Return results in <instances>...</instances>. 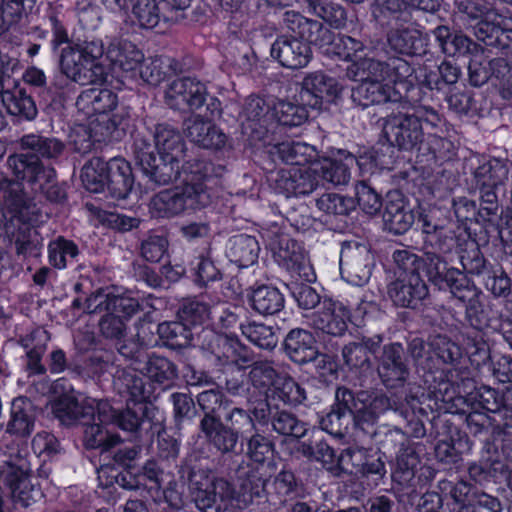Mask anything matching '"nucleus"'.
<instances>
[{
    "instance_id": "1",
    "label": "nucleus",
    "mask_w": 512,
    "mask_h": 512,
    "mask_svg": "<svg viewBox=\"0 0 512 512\" xmlns=\"http://www.w3.org/2000/svg\"><path fill=\"white\" fill-rule=\"evenodd\" d=\"M13 180L4 179L0 188H8L5 203L12 213L11 239L18 257L24 258L32 250L31 200L24 192L22 182L32 183V152H15L7 158Z\"/></svg>"
},
{
    "instance_id": "2",
    "label": "nucleus",
    "mask_w": 512,
    "mask_h": 512,
    "mask_svg": "<svg viewBox=\"0 0 512 512\" xmlns=\"http://www.w3.org/2000/svg\"><path fill=\"white\" fill-rule=\"evenodd\" d=\"M213 170V164L204 159L194 158L182 164V187L155 195L151 201L153 209L160 217H172L187 209L207 207L212 201L207 182Z\"/></svg>"
},
{
    "instance_id": "3",
    "label": "nucleus",
    "mask_w": 512,
    "mask_h": 512,
    "mask_svg": "<svg viewBox=\"0 0 512 512\" xmlns=\"http://www.w3.org/2000/svg\"><path fill=\"white\" fill-rule=\"evenodd\" d=\"M409 357L412 359L416 373L433 367V359L426 351V342L421 337L407 341L406 347L400 342L385 344L376 357V371L381 384L389 389L403 388L408 384L411 375Z\"/></svg>"
},
{
    "instance_id": "4",
    "label": "nucleus",
    "mask_w": 512,
    "mask_h": 512,
    "mask_svg": "<svg viewBox=\"0 0 512 512\" xmlns=\"http://www.w3.org/2000/svg\"><path fill=\"white\" fill-rule=\"evenodd\" d=\"M261 402L254 394L247 399V409L233 407L225 415L208 440L207 444L220 455H232L241 448L240 442L244 435H251L255 430L263 428Z\"/></svg>"
},
{
    "instance_id": "5",
    "label": "nucleus",
    "mask_w": 512,
    "mask_h": 512,
    "mask_svg": "<svg viewBox=\"0 0 512 512\" xmlns=\"http://www.w3.org/2000/svg\"><path fill=\"white\" fill-rule=\"evenodd\" d=\"M103 54L104 45L101 40L70 44L61 51V72L80 85H102L108 78V70L100 62Z\"/></svg>"
},
{
    "instance_id": "6",
    "label": "nucleus",
    "mask_w": 512,
    "mask_h": 512,
    "mask_svg": "<svg viewBox=\"0 0 512 512\" xmlns=\"http://www.w3.org/2000/svg\"><path fill=\"white\" fill-rule=\"evenodd\" d=\"M381 120L384 139L396 146L398 151L420 150L425 139L422 122L433 127L441 122L440 115L433 108H424L412 114L392 112Z\"/></svg>"
},
{
    "instance_id": "7",
    "label": "nucleus",
    "mask_w": 512,
    "mask_h": 512,
    "mask_svg": "<svg viewBox=\"0 0 512 512\" xmlns=\"http://www.w3.org/2000/svg\"><path fill=\"white\" fill-rule=\"evenodd\" d=\"M133 154L136 165L140 167L143 175L157 186L169 185L181 174V162L155 153V147L144 135L138 134L135 137Z\"/></svg>"
},
{
    "instance_id": "8",
    "label": "nucleus",
    "mask_w": 512,
    "mask_h": 512,
    "mask_svg": "<svg viewBox=\"0 0 512 512\" xmlns=\"http://www.w3.org/2000/svg\"><path fill=\"white\" fill-rule=\"evenodd\" d=\"M158 414V408L145 401H128L125 409H115L107 402H99L97 409V418L101 422H109L135 436L146 425L153 428Z\"/></svg>"
},
{
    "instance_id": "9",
    "label": "nucleus",
    "mask_w": 512,
    "mask_h": 512,
    "mask_svg": "<svg viewBox=\"0 0 512 512\" xmlns=\"http://www.w3.org/2000/svg\"><path fill=\"white\" fill-rule=\"evenodd\" d=\"M375 267V256L366 243L355 240L342 243L340 273L342 278L355 286L368 283Z\"/></svg>"
},
{
    "instance_id": "10",
    "label": "nucleus",
    "mask_w": 512,
    "mask_h": 512,
    "mask_svg": "<svg viewBox=\"0 0 512 512\" xmlns=\"http://www.w3.org/2000/svg\"><path fill=\"white\" fill-rule=\"evenodd\" d=\"M386 293L395 307L411 310H418L430 296L426 281L414 268L390 281Z\"/></svg>"
},
{
    "instance_id": "11",
    "label": "nucleus",
    "mask_w": 512,
    "mask_h": 512,
    "mask_svg": "<svg viewBox=\"0 0 512 512\" xmlns=\"http://www.w3.org/2000/svg\"><path fill=\"white\" fill-rule=\"evenodd\" d=\"M280 26L290 34L289 38H298L319 48H325L336 42L335 33L323 22L305 17L296 10H286L281 15Z\"/></svg>"
},
{
    "instance_id": "12",
    "label": "nucleus",
    "mask_w": 512,
    "mask_h": 512,
    "mask_svg": "<svg viewBox=\"0 0 512 512\" xmlns=\"http://www.w3.org/2000/svg\"><path fill=\"white\" fill-rule=\"evenodd\" d=\"M415 389L419 390L420 387L408 384L405 388L403 404V412L405 413L397 414L405 423L402 432L406 434L408 440L409 438L420 439L426 435L424 418L429 420L435 429H438L439 426L446 427L450 423L446 415L438 414L429 418L427 410L422 407L418 391H415Z\"/></svg>"
},
{
    "instance_id": "13",
    "label": "nucleus",
    "mask_w": 512,
    "mask_h": 512,
    "mask_svg": "<svg viewBox=\"0 0 512 512\" xmlns=\"http://www.w3.org/2000/svg\"><path fill=\"white\" fill-rule=\"evenodd\" d=\"M45 408L49 409L47 414L52 413L61 424L75 426L89 424L97 417L98 404L95 400L78 399L76 391L63 393L59 398L45 401Z\"/></svg>"
},
{
    "instance_id": "14",
    "label": "nucleus",
    "mask_w": 512,
    "mask_h": 512,
    "mask_svg": "<svg viewBox=\"0 0 512 512\" xmlns=\"http://www.w3.org/2000/svg\"><path fill=\"white\" fill-rule=\"evenodd\" d=\"M267 179L277 192L286 197L309 195L319 187L313 164L304 169L293 167L270 171Z\"/></svg>"
},
{
    "instance_id": "15",
    "label": "nucleus",
    "mask_w": 512,
    "mask_h": 512,
    "mask_svg": "<svg viewBox=\"0 0 512 512\" xmlns=\"http://www.w3.org/2000/svg\"><path fill=\"white\" fill-rule=\"evenodd\" d=\"M30 463L23 459L21 453L15 463L0 464V495L2 482L9 488L15 504L29 507L32 499V481L30 478Z\"/></svg>"
},
{
    "instance_id": "16",
    "label": "nucleus",
    "mask_w": 512,
    "mask_h": 512,
    "mask_svg": "<svg viewBox=\"0 0 512 512\" xmlns=\"http://www.w3.org/2000/svg\"><path fill=\"white\" fill-rule=\"evenodd\" d=\"M261 405L263 406V428H269L277 435L293 440L305 437L308 425L295 413L282 408L279 403H271V401L261 402Z\"/></svg>"
},
{
    "instance_id": "17",
    "label": "nucleus",
    "mask_w": 512,
    "mask_h": 512,
    "mask_svg": "<svg viewBox=\"0 0 512 512\" xmlns=\"http://www.w3.org/2000/svg\"><path fill=\"white\" fill-rule=\"evenodd\" d=\"M348 457V473L355 474L362 479L378 486L387 475L386 455L380 450L353 449L346 453Z\"/></svg>"
},
{
    "instance_id": "18",
    "label": "nucleus",
    "mask_w": 512,
    "mask_h": 512,
    "mask_svg": "<svg viewBox=\"0 0 512 512\" xmlns=\"http://www.w3.org/2000/svg\"><path fill=\"white\" fill-rule=\"evenodd\" d=\"M205 86L194 78L174 80L165 91V103L173 110L194 112L203 107Z\"/></svg>"
},
{
    "instance_id": "19",
    "label": "nucleus",
    "mask_w": 512,
    "mask_h": 512,
    "mask_svg": "<svg viewBox=\"0 0 512 512\" xmlns=\"http://www.w3.org/2000/svg\"><path fill=\"white\" fill-rule=\"evenodd\" d=\"M196 403L202 413L198 426L199 433L207 443L222 421L221 414L227 408L228 400L220 390L209 389L196 396Z\"/></svg>"
},
{
    "instance_id": "20",
    "label": "nucleus",
    "mask_w": 512,
    "mask_h": 512,
    "mask_svg": "<svg viewBox=\"0 0 512 512\" xmlns=\"http://www.w3.org/2000/svg\"><path fill=\"white\" fill-rule=\"evenodd\" d=\"M4 72H0V94L7 111L16 123L28 122L32 119V96L27 87L32 86V74L27 69L23 76V84L16 83L11 91L4 92Z\"/></svg>"
},
{
    "instance_id": "21",
    "label": "nucleus",
    "mask_w": 512,
    "mask_h": 512,
    "mask_svg": "<svg viewBox=\"0 0 512 512\" xmlns=\"http://www.w3.org/2000/svg\"><path fill=\"white\" fill-rule=\"evenodd\" d=\"M310 45L304 40L281 35L272 44L270 53L272 58L283 67L301 69L306 67L312 59Z\"/></svg>"
},
{
    "instance_id": "22",
    "label": "nucleus",
    "mask_w": 512,
    "mask_h": 512,
    "mask_svg": "<svg viewBox=\"0 0 512 512\" xmlns=\"http://www.w3.org/2000/svg\"><path fill=\"white\" fill-rule=\"evenodd\" d=\"M339 93L340 87L336 79L317 71L304 77L298 97L304 105L318 109L325 98L330 100Z\"/></svg>"
},
{
    "instance_id": "23",
    "label": "nucleus",
    "mask_w": 512,
    "mask_h": 512,
    "mask_svg": "<svg viewBox=\"0 0 512 512\" xmlns=\"http://www.w3.org/2000/svg\"><path fill=\"white\" fill-rule=\"evenodd\" d=\"M420 377L436 403H443L442 408L446 413L456 414V400H467L466 395L461 394L459 385L457 392L454 383L445 377L444 371L435 367L434 360L433 367L428 371H422Z\"/></svg>"
},
{
    "instance_id": "24",
    "label": "nucleus",
    "mask_w": 512,
    "mask_h": 512,
    "mask_svg": "<svg viewBox=\"0 0 512 512\" xmlns=\"http://www.w3.org/2000/svg\"><path fill=\"white\" fill-rule=\"evenodd\" d=\"M349 317V311L343 304L324 298L321 309L313 315L312 323L316 330L340 337L348 328Z\"/></svg>"
},
{
    "instance_id": "25",
    "label": "nucleus",
    "mask_w": 512,
    "mask_h": 512,
    "mask_svg": "<svg viewBox=\"0 0 512 512\" xmlns=\"http://www.w3.org/2000/svg\"><path fill=\"white\" fill-rule=\"evenodd\" d=\"M387 43L396 54L415 57L427 53V37L418 29L397 25L386 35Z\"/></svg>"
},
{
    "instance_id": "26",
    "label": "nucleus",
    "mask_w": 512,
    "mask_h": 512,
    "mask_svg": "<svg viewBox=\"0 0 512 512\" xmlns=\"http://www.w3.org/2000/svg\"><path fill=\"white\" fill-rule=\"evenodd\" d=\"M456 414L465 416V423L469 433L483 441H488L499 429L500 424L495 416L490 415L476 407L475 403L467 400H456Z\"/></svg>"
},
{
    "instance_id": "27",
    "label": "nucleus",
    "mask_w": 512,
    "mask_h": 512,
    "mask_svg": "<svg viewBox=\"0 0 512 512\" xmlns=\"http://www.w3.org/2000/svg\"><path fill=\"white\" fill-rule=\"evenodd\" d=\"M484 49L476 52L475 54H467L471 56L468 65L469 82L475 87H480L488 82V80L495 76L498 79H505L507 73L512 74V65L504 58L487 59L483 56Z\"/></svg>"
},
{
    "instance_id": "28",
    "label": "nucleus",
    "mask_w": 512,
    "mask_h": 512,
    "mask_svg": "<svg viewBox=\"0 0 512 512\" xmlns=\"http://www.w3.org/2000/svg\"><path fill=\"white\" fill-rule=\"evenodd\" d=\"M432 35L440 51L448 57L467 56L482 51V46L467 37L461 31L453 30L447 25H439L432 30Z\"/></svg>"
},
{
    "instance_id": "29",
    "label": "nucleus",
    "mask_w": 512,
    "mask_h": 512,
    "mask_svg": "<svg viewBox=\"0 0 512 512\" xmlns=\"http://www.w3.org/2000/svg\"><path fill=\"white\" fill-rule=\"evenodd\" d=\"M138 373L145 376L151 384L157 385L163 390L173 387L179 379L176 363L155 352H150Z\"/></svg>"
},
{
    "instance_id": "30",
    "label": "nucleus",
    "mask_w": 512,
    "mask_h": 512,
    "mask_svg": "<svg viewBox=\"0 0 512 512\" xmlns=\"http://www.w3.org/2000/svg\"><path fill=\"white\" fill-rule=\"evenodd\" d=\"M268 238L276 262L287 270H299L305 260L301 245L288 234L278 231L269 232Z\"/></svg>"
},
{
    "instance_id": "31",
    "label": "nucleus",
    "mask_w": 512,
    "mask_h": 512,
    "mask_svg": "<svg viewBox=\"0 0 512 512\" xmlns=\"http://www.w3.org/2000/svg\"><path fill=\"white\" fill-rule=\"evenodd\" d=\"M155 151L157 154L168 157L185 164L190 159L187 157V147L181 133L167 123L157 124L153 133Z\"/></svg>"
},
{
    "instance_id": "32",
    "label": "nucleus",
    "mask_w": 512,
    "mask_h": 512,
    "mask_svg": "<svg viewBox=\"0 0 512 512\" xmlns=\"http://www.w3.org/2000/svg\"><path fill=\"white\" fill-rule=\"evenodd\" d=\"M383 342L381 335L362 337L349 342L342 348V358L349 369L368 370L372 367L371 354H376Z\"/></svg>"
},
{
    "instance_id": "33",
    "label": "nucleus",
    "mask_w": 512,
    "mask_h": 512,
    "mask_svg": "<svg viewBox=\"0 0 512 512\" xmlns=\"http://www.w3.org/2000/svg\"><path fill=\"white\" fill-rule=\"evenodd\" d=\"M133 185L134 177L129 163L122 158L111 159L103 197L117 200L126 199L132 191Z\"/></svg>"
},
{
    "instance_id": "34",
    "label": "nucleus",
    "mask_w": 512,
    "mask_h": 512,
    "mask_svg": "<svg viewBox=\"0 0 512 512\" xmlns=\"http://www.w3.org/2000/svg\"><path fill=\"white\" fill-rule=\"evenodd\" d=\"M403 404L404 391L400 395L394 394L391 396L384 392L376 393L368 403L366 401L363 402V412L360 415V419H362L361 430L376 424L380 416L387 412L391 411L396 415L404 413Z\"/></svg>"
},
{
    "instance_id": "35",
    "label": "nucleus",
    "mask_w": 512,
    "mask_h": 512,
    "mask_svg": "<svg viewBox=\"0 0 512 512\" xmlns=\"http://www.w3.org/2000/svg\"><path fill=\"white\" fill-rule=\"evenodd\" d=\"M260 402H282L283 405L295 407L304 403L307 399L306 390L292 377H279L272 388L264 394L255 393Z\"/></svg>"
},
{
    "instance_id": "36",
    "label": "nucleus",
    "mask_w": 512,
    "mask_h": 512,
    "mask_svg": "<svg viewBox=\"0 0 512 512\" xmlns=\"http://www.w3.org/2000/svg\"><path fill=\"white\" fill-rule=\"evenodd\" d=\"M233 489L224 478H214L211 485L193 494L196 506L203 512H223Z\"/></svg>"
},
{
    "instance_id": "37",
    "label": "nucleus",
    "mask_w": 512,
    "mask_h": 512,
    "mask_svg": "<svg viewBox=\"0 0 512 512\" xmlns=\"http://www.w3.org/2000/svg\"><path fill=\"white\" fill-rule=\"evenodd\" d=\"M397 199H390L386 203L383 213L384 229L394 235H403L410 230L415 222V213L407 205L401 195L395 194Z\"/></svg>"
},
{
    "instance_id": "38",
    "label": "nucleus",
    "mask_w": 512,
    "mask_h": 512,
    "mask_svg": "<svg viewBox=\"0 0 512 512\" xmlns=\"http://www.w3.org/2000/svg\"><path fill=\"white\" fill-rule=\"evenodd\" d=\"M317 348L313 334L302 328H294L288 332L283 342L286 356L298 365H305L314 355Z\"/></svg>"
},
{
    "instance_id": "39",
    "label": "nucleus",
    "mask_w": 512,
    "mask_h": 512,
    "mask_svg": "<svg viewBox=\"0 0 512 512\" xmlns=\"http://www.w3.org/2000/svg\"><path fill=\"white\" fill-rule=\"evenodd\" d=\"M118 104L117 94L106 88L83 90L76 100V107L86 116L112 111Z\"/></svg>"
},
{
    "instance_id": "40",
    "label": "nucleus",
    "mask_w": 512,
    "mask_h": 512,
    "mask_svg": "<svg viewBox=\"0 0 512 512\" xmlns=\"http://www.w3.org/2000/svg\"><path fill=\"white\" fill-rule=\"evenodd\" d=\"M185 125L187 137L200 147L218 150L226 144V134L211 122L195 118L185 122Z\"/></svg>"
},
{
    "instance_id": "41",
    "label": "nucleus",
    "mask_w": 512,
    "mask_h": 512,
    "mask_svg": "<svg viewBox=\"0 0 512 512\" xmlns=\"http://www.w3.org/2000/svg\"><path fill=\"white\" fill-rule=\"evenodd\" d=\"M36 184L38 188H34V200L40 203L43 200L56 203L65 197L64 190L56 181L54 168L38 160H34V185Z\"/></svg>"
},
{
    "instance_id": "42",
    "label": "nucleus",
    "mask_w": 512,
    "mask_h": 512,
    "mask_svg": "<svg viewBox=\"0 0 512 512\" xmlns=\"http://www.w3.org/2000/svg\"><path fill=\"white\" fill-rule=\"evenodd\" d=\"M458 257L462 266L461 271L467 276L474 275L481 279L493 267L484 257L479 244L468 233L467 239L458 243Z\"/></svg>"
},
{
    "instance_id": "43",
    "label": "nucleus",
    "mask_w": 512,
    "mask_h": 512,
    "mask_svg": "<svg viewBox=\"0 0 512 512\" xmlns=\"http://www.w3.org/2000/svg\"><path fill=\"white\" fill-rule=\"evenodd\" d=\"M419 465L420 457L414 445L401 448L398 451L396 466L392 473V480L403 488H412L410 496L416 495L414 481Z\"/></svg>"
},
{
    "instance_id": "44",
    "label": "nucleus",
    "mask_w": 512,
    "mask_h": 512,
    "mask_svg": "<svg viewBox=\"0 0 512 512\" xmlns=\"http://www.w3.org/2000/svg\"><path fill=\"white\" fill-rule=\"evenodd\" d=\"M106 55L114 67L124 72L134 71L144 60L142 51L127 40H113L107 48Z\"/></svg>"
},
{
    "instance_id": "45",
    "label": "nucleus",
    "mask_w": 512,
    "mask_h": 512,
    "mask_svg": "<svg viewBox=\"0 0 512 512\" xmlns=\"http://www.w3.org/2000/svg\"><path fill=\"white\" fill-rule=\"evenodd\" d=\"M129 6L139 26L145 29L156 27L160 21H177V17L163 10L157 0H128Z\"/></svg>"
},
{
    "instance_id": "46",
    "label": "nucleus",
    "mask_w": 512,
    "mask_h": 512,
    "mask_svg": "<svg viewBox=\"0 0 512 512\" xmlns=\"http://www.w3.org/2000/svg\"><path fill=\"white\" fill-rule=\"evenodd\" d=\"M269 111L270 106L264 99L258 96L248 97L243 108V116L246 119L243 123L245 132L250 130L256 139H262L267 133Z\"/></svg>"
},
{
    "instance_id": "47",
    "label": "nucleus",
    "mask_w": 512,
    "mask_h": 512,
    "mask_svg": "<svg viewBox=\"0 0 512 512\" xmlns=\"http://www.w3.org/2000/svg\"><path fill=\"white\" fill-rule=\"evenodd\" d=\"M252 309L264 316L275 315L284 308V295L270 285H260L252 288L248 294Z\"/></svg>"
},
{
    "instance_id": "48",
    "label": "nucleus",
    "mask_w": 512,
    "mask_h": 512,
    "mask_svg": "<svg viewBox=\"0 0 512 512\" xmlns=\"http://www.w3.org/2000/svg\"><path fill=\"white\" fill-rule=\"evenodd\" d=\"M470 450L467 434L456 431V437L440 440L435 446V457L438 462L449 468H457L463 462L464 452Z\"/></svg>"
},
{
    "instance_id": "49",
    "label": "nucleus",
    "mask_w": 512,
    "mask_h": 512,
    "mask_svg": "<svg viewBox=\"0 0 512 512\" xmlns=\"http://www.w3.org/2000/svg\"><path fill=\"white\" fill-rule=\"evenodd\" d=\"M431 284L439 290L449 291L454 298L462 302L466 301L468 294L474 290V285L464 271L451 266L444 269Z\"/></svg>"
},
{
    "instance_id": "50",
    "label": "nucleus",
    "mask_w": 512,
    "mask_h": 512,
    "mask_svg": "<svg viewBox=\"0 0 512 512\" xmlns=\"http://www.w3.org/2000/svg\"><path fill=\"white\" fill-rule=\"evenodd\" d=\"M473 176L476 188L499 189L509 178V166L494 158L478 166Z\"/></svg>"
},
{
    "instance_id": "51",
    "label": "nucleus",
    "mask_w": 512,
    "mask_h": 512,
    "mask_svg": "<svg viewBox=\"0 0 512 512\" xmlns=\"http://www.w3.org/2000/svg\"><path fill=\"white\" fill-rule=\"evenodd\" d=\"M367 392L361 391L357 394L346 386H338L335 390V400L332 404L337 410L348 418H353L354 427L362 428L360 415L363 412V402L366 401Z\"/></svg>"
},
{
    "instance_id": "52",
    "label": "nucleus",
    "mask_w": 512,
    "mask_h": 512,
    "mask_svg": "<svg viewBox=\"0 0 512 512\" xmlns=\"http://www.w3.org/2000/svg\"><path fill=\"white\" fill-rule=\"evenodd\" d=\"M157 333L165 347L179 350L192 345L195 332L180 319L162 322L158 325Z\"/></svg>"
},
{
    "instance_id": "53",
    "label": "nucleus",
    "mask_w": 512,
    "mask_h": 512,
    "mask_svg": "<svg viewBox=\"0 0 512 512\" xmlns=\"http://www.w3.org/2000/svg\"><path fill=\"white\" fill-rule=\"evenodd\" d=\"M109 168L110 161L106 162L100 157H93L87 161L80 175L84 188L90 193L103 196Z\"/></svg>"
},
{
    "instance_id": "54",
    "label": "nucleus",
    "mask_w": 512,
    "mask_h": 512,
    "mask_svg": "<svg viewBox=\"0 0 512 512\" xmlns=\"http://www.w3.org/2000/svg\"><path fill=\"white\" fill-rule=\"evenodd\" d=\"M345 448L340 455H336L335 450L325 441H315V461L320 462L322 467L334 477H342L348 473V457L346 453L350 451Z\"/></svg>"
},
{
    "instance_id": "55",
    "label": "nucleus",
    "mask_w": 512,
    "mask_h": 512,
    "mask_svg": "<svg viewBox=\"0 0 512 512\" xmlns=\"http://www.w3.org/2000/svg\"><path fill=\"white\" fill-rule=\"evenodd\" d=\"M273 155L292 166H304L317 158L316 149L303 142H282L274 146Z\"/></svg>"
},
{
    "instance_id": "56",
    "label": "nucleus",
    "mask_w": 512,
    "mask_h": 512,
    "mask_svg": "<svg viewBox=\"0 0 512 512\" xmlns=\"http://www.w3.org/2000/svg\"><path fill=\"white\" fill-rule=\"evenodd\" d=\"M109 422H101L97 417L89 424H81L84 427L83 444L86 449H101L108 451L121 442L117 434L105 430L103 425Z\"/></svg>"
},
{
    "instance_id": "57",
    "label": "nucleus",
    "mask_w": 512,
    "mask_h": 512,
    "mask_svg": "<svg viewBox=\"0 0 512 512\" xmlns=\"http://www.w3.org/2000/svg\"><path fill=\"white\" fill-rule=\"evenodd\" d=\"M378 59L380 82L399 83L402 88H405V80L411 77L414 72L411 64L397 55L378 56Z\"/></svg>"
},
{
    "instance_id": "58",
    "label": "nucleus",
    "mask_w": 512,
    "mask_h": 512,
    "mask_svg": "<svg viewBox=\"0 0 512 512\" xmlns=\"http://www.w3.org/2000/svg\"><path fill=\"white\" fill-rule=\"evenodd\" d=\"M308 10L335 29L346 26L348 13L341 4L330 0H307Z\"/></svg>"
},
{
    "instance_id": "59",
    "label": "nucleus",
    "mask_w": 512,
    "mask_h": 512,
    "mask_svg": "<svg viewBox=\"0 0 512 512\" xmlns=\"http://www.w3.org/2000/svg\"><path fill=\"white\" fill-rule=\"evenodd\" d=\"M426 351L433 358V355L443 364L455 366L460 363L462 349L458 343L447 335L437 334L429 338L426 344Z\"/></svg>"
},
{
    "instance_id": "60",
    "label": "nucleus",
    "mask_w": 512,
    "mask_h": 512,
    "mask_svg": "<svg viewBox=\"0 0 512 512\" xmlns=\"http://www.w3.org/2000/svg\"><path fill=\"white\" fill-rule=\"evenodd\" d=\"M467 402L476 404L479 410L494 415L501 414L502 411L508 412V405L504 400V394L494 388L482 385L474 393L466 392Z\"/></svg>"
},
{
    "instance_id": "61",
    "label": "nucleus",
    "mask_w": 512,
    "mask_h": 512,
    "mask_svg": "<svg viewBox=\"0 0 512 512\" xmlns=\"http://www.w3.org/2000/svg\"><path fill=\"white\" fill-rule=\"evenodd\" d=\"M182 479L186 480L192 494L195 491L208 487L215 477H211V470L199 462L196 456L190 455L179 470Z\"/></svg>"
},
{
    "instance_id": "62",
    "label": "nucleus",
    "mask_w": 512,
    "mask_h": 512,
    "mask_svg": "<svg viewBox=\"0 0 512 512\" xmlns=\"http://www.w3.org/2000/svg\"><path fill=\"white\" fill-rule=\"evenodd\" d=\"M32 401L27 397H18L11 404V420L7 432L22 437L30 435Z\"/></svg>"
},
{
    "instance_id": "63",
    "label": "nucleus",
    "mask_w": 512,
    "mask_h": 512,
    "mask_svg": "<svg viewBox=\"0 0 512 512\" xmlns=\"http://www.w3.org/2000/svg\"><path fill=\"white\" fill-rule=\"evenodd\" d=\"M246 456L254 463L264 464L273 459L275 444L271 437L261 431V428L245 437Z\"/></svg>"
},
{
    "instance_id": "64",
    "label": "nucleus",
    "mask_w": 512,
    "mask_h": 512,
    "mask_svg": "<svg viewBox=\"0 0 512 512\" xmlns=\"http://www.w3.org/2000/svg\"><path fill=\"white\" fill-rule=\"evenodd\" d=\"M233 473L243 493L250 494L252 497H260L265 491L266 478L261 475L258 469L250 466L245 460H242L236 466Z\"/></svg>"
}]
</instances>
